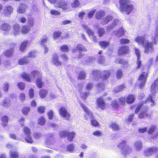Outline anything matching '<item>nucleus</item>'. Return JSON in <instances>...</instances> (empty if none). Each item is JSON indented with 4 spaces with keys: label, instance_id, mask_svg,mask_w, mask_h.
I'll list each match as a JSON object with an SVG mask.
<instances>
[{
    "label": "nucleus",
    "instance_id": "nucleus-1",
    "mask_svg": "<svg viewBox=\"0 0 158 158\" xmlns=\"http://www.w3.org/2000/svg\"><path fill=\"white\" fill-rule=\"evenodd\" d=\"M52 3H55L54 6L62 9L65 12L71 11L72 8L69 3L64 0H48Z\"/></svg>",
    "mask_w": 158,
    "mask_h": 158
},
{
    "label": "nucleus",
    "instance_id": "nucleus-2",
    "mask_svg": "<svg viewBox=\"0 0 158 158\" xmlns=\"http://www.w3.org/2000/svg\"><path fill=\"white\" fill-rule=\"evenodd\" d=\"M120 2L121 10L126 11L127 14H129L133 10V6L128 3L126 0H121Z\"/></svg>",
    "mask_w": 158,
    "mask_h": 158
},
{
    "label": "nucleus",
    "instance_id": "nucleus-3",
    "mask_svg": "<svg viewBox=\"0 0 158 158\" xmlns=\"http://www.w3.org/2000/svg\"><path fill=\"white\" fill-rule=\"evenodd\" d=\"M93 74L94 76L95 79L98 77L100 76V77L103 80H106L109 77L110 72L107 70L102 71L100 74V72L98 71H93Z\"/></svg>",
    "mask_w": 158,
    "mask_h": 158
},
{
    "label": "nucleus",
    "instance_id": "nucleus-4",
    "mask_svg": "<svg viewBox=\"0 0 158 158\" xmlns=\"http://www.w3.org/2000/svg\"><path fill=\"white\" fill-rule=\"evenodd\" d=\"M118 147L121 149V152L124 155H126L131 152V148L126 146V142L124 141H123L120 143Z\"/></svg>",
    "mask_w": 158,
    "mask_h": 158
},
{
    "label": "nucleus",
    "instance_id": "nucleus-5",
    "mask_svg": "<svg viewBox=\"0 0 158 158\" xmlns=\"http://www.w3.org/2000/svg\"><path fill=\"white\" fill-rule=\"evenodd\" d=\"M148 73L143 72L139 76L138 79V85L140 88H142L144 85L148 77Z\"/></svg>",
    "mask_w": 158,
    "mask_h": 158
},
{
    "label": "nucleus",
    "instance_id": "nucleus-6",
    "mask_svg": "<svg viewBox=\"0 0 158 158\" xmlns=\"http://www.w3.org/2000/svg\"><path fill=\"white\" fill-rule=\"evenodd\" d=\"M143 46L144 47V53L148 54L150 52L152 53L153 52V44L152 42L148 40L146 41L145 44H143Z\"/></svg>",
    "mask_w": 158,
    "mask_h": 158
},
{
    "label": "nucleus",
    "instance_id": "nucleus-7",
    "mask_svg": "<svg viewBox=\"0 0 158 158\" xmlns=\"http://www.w3.org/2000/svg\"><path fill=\"white\" fill-rule=\"evenodd\" d=\"M59 113L60 115L65 119L69 120L70 114L65 108L63 107H61L59 110Z\"/></svg>",
    "mask_w": 158,
    "mask_h": 158
},
{
    "label": "nucleus",
    "instance_id": "nucleus-8",
    "mask_svg": "<svg viewBox=\"0 0 158 158\" xmlns=\"http://www.w3.org/2000/svg\"><path fill=\"white\" fill-rule=\"evenodd\" d=\"M158 89V79L156 80L152 84L150 89L151 95H154L157 92Z\"/></svg>",
    "mask_w": 158,
    "mask_h": 158
},
{
    "label": "nucleus",
    "instance_id": "nucleus-9",
    "mask_svg": "<svg viewBox=\"0 0 158 158\" xmlns=\"http://www.w3.org/2000/svg\"><path fill=\"white\" fill-rule=\"evenodd\" d=\"M81 105L86 112V114L85 115V119L87 120L90 119H93V115L92 114L88 108L83 104H81Z\"/></svg>",
    "mask_w": 158,
    "mask_h": 158
},
{
    "label": "nucleus",
    "instance_id": "nucleus-10",
    "mask_svg": "<svg viewBox=\"0 0 158 158\" xmlns=\"http://www.w3.org/2000/svg\"><path fill=\"white\" fill-rule=\"evenodd\" d=\"M158 150V149L156 147L146 149L144 151L143 155L145 156H151L153 153L156 152Z\"/></svg>",
    "mask_w": 158,
    "mask_h": 158
},
{
    "label": "nucleus",
    "instance_id": "nucleus-11",
    "mask_svg": "<svg viewBox=\"0 0 158 158\" xmlns=\"http://www.w3.org/2000/svg\"><path fill=\"white\" fill-rule=\"evenodd\" d=\"M27 7V6L26 4L20 3L19 5V6L17 9V12L20 14L24 13L25 12L26 9Z\"/></svg>",
    "mask_w": 158,
    "mask_h": 158
},
{
    "label": "nucleus",
    "instance_id": "nucleus-12",
    "mask_svg": "<svg viewBox=\"0 0 158 158\" xmlns=\"http://www.w3.org/2000/svg\"><path fill=\"white\" fill-rule=\"evenodd\" d=\"M52 62L55 66H57L60 65L62 63L59 60L58 56L57 55H55L53 56L52 58Z\"/></svg>",
    "mask_w": 158,
    "mask_h": 158
},
{
    "label": "nucleus",
    "instance_id": "nucleus-13",
    "mask_svg": "<svg viewBox=\"0 0 158 158\" xmlns=\"http://www.w3.org/2000/svg\"><path fill=\"white\" fill-rule=\"evenodd\" d=\"M12 33L14 34V35L19 34L20 32V27L18 23L15 24L13 25V26Z\"/></svg>",
    "mask_w": 158,
    "mask_h": 158
},
{
    "label": "nucleus",
    "instance_id": "nucleus-14",
    "mask_svg": "<svg viewBox=\"0 0 158 158\" xmlns=\"http://www.w3.org/2000/svg\"><path fill=\"white\" fill-rule=\"evenodd\" d=\"M3 14L6 16H8L10 15L13 12V8L11 6H8L5 7L4 9Z\"/></svg>",
    "mask_w": 158,
    "mask_h": 158
},
{
    "label": "nucleus",
    "instance_id": "nucleus-15",
    "mask_svg": "<svg viewBox=\"0 0 158 158\" xmlns=\"http://www.w3.org/2000/svg\"><path fill=\"white\" fill-rule=\"evenodd\" d=\"M97 105L98 107L103 110H104L106 107V103L101 98H99L97 100Z\"/></svg>",
    "mask_w": 158,
    "mask_h": 158
},
{
    "label": "nucleus",
    "instance_id": "nucleus-16",
    "mask_svg": "<svg viewBox=\"0 0 158 158\" xmlns=\"http://www.w3.org/2000/svg\"><path fill=\"white\" fill-rule=\"evenodd\" d=\"M119 21L118 19H115L114 20L112 23H110L107 27V30L108 31H110L112 30L116 26L118 25Z\"/></svg>",
    "mask_w": 158,
    "mask_h": 158
},
{
    "label": "nucleus",
    "instance_id": "nucleus-17",
    "mask_svg": "<svg viewBox=\"0 0 158 158\" xmlns=\"http://www.w3.org/2000/svg\"><path fill=\"white\" fill-rule=\"evenodd\" d=\"M11 28L10 24L6 23H2L0 26L1 29L5 31H8L10 30Z\"/></svg>",
    "mask_w": 158,
    "mask_h": 158
},
{
    "label": "nucleus",
    "instance_id": "nucleus-18",
    "mask_svg": "<svg viewBox=\"0 0 158 158\" xmlns=\"http://www.w3.org/2000/svg\"><path fill=\"white\" fill-rule=\"evenodd\" d=\"M55 142V138L53 134L48 135L45 141V143L47 145H50L52 144Z\"/></svg>",
    "mask_w": 158,
    "mask_h": 158
},
{
    "label": "nucleus",
    "instance_id": "nucleus-19",
    "mask_svg": "<svg viewBox=\"0 0 158 158\" xmlns=\"http://www.w3.org/2000/svg\"><path fill=\"white\" fill-rule=\"evenodd\" d=\"M147 40L146 39L144 35L138 36L135 40V42L139 44H142L143 45V44H145V41Z\"/></svg>",
    "mask_w": 158,
    "mask_h": 158
},
{
    "label": "nucleus",
    "instance_id": "nucleus-20",
    "mask_svg": "<svg viewBox=\"0 0 158 158\" xmlns=\"http://www.w3.org/2000/svg\"><path fill=\"white\" fill-rule=\"evenodd\" d=\"M31 76L33 77V78H37V79L36 81V84L38 88H40V80L39 77V72L38 71H33L32 72Z\"/></svg>",
    "mask_w": 158,
    "mask_h": 158
},
{
    "label": "nucleus",
    "instance_id": "nucleus-21",
    "mask_svg": "<svg viewBox=\"0 0 158 158\" xmlns=\"http://www.w3.org/2000/svg\"><path fill=\"white\" fill-rule=\"evenodd\" d=\"M129 51V48L127 46H123L120 48L118 52L120 55H122L125 53H128Z\"/></svg>",
    "mask_w": 158,
    "mask_h": 158
},
{
    "label": "nucleus",
    "instance_id": "nucleus-22",
    "mask_svg": "<svg viewBox=\"0 0 158 158\" xmlns=\"http://www.w3.org/2000/svg\"><path fill=\"white\" fill-rule=\"evenodd\" d=\"M82 26L83 28L86 30L87 33L89 36L94 34L93 31L90 29L88 26L83 24L82 25Z\"/></svg>",
    "mask_w": 158,
    "mask_h": 158
},
{
    "label": "nucleus",
    "instance_id": "nucleus-23",
    "mask_svg": "<svg viewBox=\"0 0 158 158\" xmlns=\"http://www.w3.org/2000/svg\"><path fill=\"white\" fill-rule=\"evenodd\" d=\"M113 19V17L110 15H108L104 18L102 20L101 23L102 25H105L108 23Z\"/></svg>",
    "mask_w": 158,
    "mask_h": 158
},
{
    "label": "nucleus",
    "instance_id": "nucleus-24",
    "mask_svg": "<svg viewBox=\"0 0 158 158\" xmlns=\"http://www.w3.org/2000/svg\"><path fill=\"white\" fill-rule=\"evenodd\" d=\"M124 30L123 28H120L119 30L114 31V35L118 37H120L124 35Z\"/></svg>",
    "mask_w": 158,
    "mask_h": 158
},
{
    "label": "nucleus",
    "instance_id": "nucleus-25",
    "mask_svg": "<svg viewBox=\"0 0 158 158\" xmlns=\"http://www.w3.org/2000/svg\"><path fill=\"white\" fill-rule=\"evenodd\" d=\"M105 15L104 12L102 10L98 11L96 13L95 17L97 19H100Z\"/></svg>",
    "mask_w": 158,
    "mask_h": 158
},
{
    "label": "nucleus",
    "instance_id": "nucleus-26",
    "mask_svg": "<svg viewBox=\"0 0 158 158\" xmlns=\"http://www.w3.org/2000/svg\"><path fill=\"white\" fill-rule=\"evenodd\" d=\"M134 146L135 149L137 151H139L142 147V143L140 141H137L135 142Z\"/></svg>",
    "mask_w": 158,
    "mask_h": 158
},
{
    "label": "nucleus",
    "instance_id": "nucleus-27",
    "mask_svg": "<svg viewBox=\"0 0 158 158\" xmlns=\"http://www.w3.org/2000/svg\"><path fill=\"white\" fill-rule=\"evenodd\" d=\"M139 117L140 118H143L145 117L150 118H151V115L147 113V111H142L139 114Z\"/></svg>",
    "mask_w": 158,
    "mask_h": 158
},
{
    "label": "nucleus",
    "instance_id": "nucleus-28",
    "mask_svg": "<svg viewBox=\"0 0 158 158\" xmlns=\"http://www.w3.org/2000/svg\"><path fill=\"white\" fill-rule=\"evenodd\" d=\"M27 57H24L20 59L18 61V63L20 65H23L27 64L29 60L27 59Z\"/></svg>",
    "mask_w": 158,
    "mask_h": 158
},
{
    "label": "nucleus",
    "instance_id": "nucleus-29",
    "mask_svg": "<svg viewBox=\"0 0 158 158\" xmlns=\"http://www.w3.org/2000/svg\"><path fill=\"white\" fill-rule=\"evenodd\" d=\"M115 62L117 64H121L123 65H127L128 64L127 61L120 58L116 59Z\"/></svg>",
    "mask_w": 158,
    "mask_h": 158
},
{
    "label": "nucleus",
    "instance_id": "nucleus-30",
    "mask_svg": "<svg viewBox=\"0 0 158 158\" xmlns=\"http://www.w3.org/2000/svg\"><path fill=\"white\" fill-rule=\"evenodd\" d=\"M135 99L134 95L131 94L129 95L127 98L126 102L127 103L131 104L132 103Z\"/></svg>",
    "mask_w": 158,
    "mask_h": 158
},
{
    "label": "nucleus",
    "instance_id": "nucleus-31",
    "mask_svg": "<svg viewBox=\"0 0 158 158\" xmlns=\"http://www.w3.org/2000/svg\"><path fill=\"white\" fill-rule=\"evenodd\" d=\"M150 102L151 103L150 104L151 106H155L156 104L153 101L151 95H150L147 98L146 100L145 101V103H149Z\"/></svg>",
    "mask_w": 158,
    "mask_h": 158
},
{
    "label": "nucleus",
    "instance_id": "nucleus-32",
    "mask_svg": "<svg viewBox=\"0 0 158 158\" xmlns=\"http://www.w3.org/2000/svg\"><path fill=\"white\" fill-rule=\"evenodd\" d=\"M125 88V86L124 85H120L115 87L114 88V90L115 92L118 93L122 91Z\"/></svg>",
    "mask_w": 158,
    "mask_h": 158
},
{
    "label": "nucleus",
    "instance_id": "nucleus-33",
    "mask_svg": "<svg viewBox=\"0 0 158 158\" xmlns=\"http://www.w3.org/2000/svg\"><path fill=\"white\" fill-rule=\"evenodd\" d=\"M1 120L2 125L4 127H6L7 125L8 120L7 117L6 116H3L1 119Z\"/></svg>",
    "mask_w": 158,
    "mask_h": 158
},
{
    "label": "nucleus",
    "instance_id": "nucleus-34",
    "mask_svg": "<svg viewBox=\"0 0 158 158\" xmlns=\"http://www.w3.org/2000/svg\"><path fill=\"white\" fill-rule=\"evenodd\" d=\"M14 52V49H9L5 52L4 55L7 57H10L12 55Z\"/></svg>",
    "mask_w": 158,
    "mask_h": 158
},
{
    "label": "nucleus",
    "instance_id": "nucleus-35",
    "mask_svg": "<svg viewBox=\"0 0 158 158\" xmlns=\"http://www.w3.org/2000/svg\"><path fill=\"white\" fill-rule=\"evenodd\" d=\"M30 30V28L28 25H25L23 27L21 32L23 34H26L29 32Z\"/></svg>",
    "mask_w": 158,
    "mask_h": 158
},
{
    "label": "nucleus",
    "instance_id": "nucleus-36",
    "mask_svg": "<svg viewBox=\"0 0 158 158\" xmlns=\"http://www.w3.org/2000/svg\"><path fill=\"white\" fill-rule=\"evenodd\" d=\"M156 129V127L154 125H152L149 128L148 131V133L149 134H152L155 131Z\"/></svg>",
    "mask_w": 158,
    "mask_h": 158
},
{
    "label": "nucleus",
    "instance_id": "nucleus-37",
    "mask_svg": "<svg viewBox=\"0 0 158 158\" xmlns=\"http://www.w3.org/2000/svg\"><path fill=\"white\" fill-rule=\"evenodd\" d=\"M23 132L26 136L31 135V132L30 129L27 127H24L23 128Z\"/></svg>",
    "mask_w": 158,
    "mask_h": 158
},
{
    "label": "nucleus",
    "instance_id": "nucleus-38",
    "mask_svg": "<svg viewBox=\"0 0 158 158\" xmlns=\"http://www.w3.org/2000/svg\"><path fill=\"white\" fill-rule=\"evenodd\" d=\"M48 93V91L47 90L44 89H43L40 90V97L41 98H44L46 96L47 94Z\"/></svg>",
    "mask_w": 158,
    "mask_h": 158
},
{
    "label": "nucleus",
    "instance_id": "nucleus-39",
    "mask_svg": "<svg viewBox=\"0 0 158 158\" xmlns=\"http://www.w3.org/2000/svg\"><path fill=\"white\" fill-rule=\"evenodd\" d=\"M80 5V2H79L78 0H75L74 2L72 3L71 4V6L70 5V6L72 8H72H75L77 7H78Z\"/></svg>",
    "mask_w": 158,
    "mask_h": 158
},
{
    "label": "nucleus",
    "instance_id": "nucleus-40",
    "mask_svg": "<svg viewBox=\"0 0 158 158\" xmlns=\"http://www.w3.org/2000/svg\"><path fill=\"white\" fill-rule=\"evenodd\" d=\"M28 42L27 41H25L22 43L20 47V50L21 51H23L26 48Z\"/></svg>",
    "mask_w": 158,
    "mask_h": 158
},
{
    "label": "nucleus",
    "instance_id": "nucleus-41",
    "mask_svg": "<svg viewBox=\"0 0 158 158\" xmlns=\"http://www.w3.org/2000/svg\"><path fill=\"white\" fill-rule=\"evenodd\" d=\"M109 127L111 128L113 131L117 130L119 129V126L115 123L111 124Z\"/></svg>",
    "mask_w": 158,
    "mask_h": 158
},
{
    "label": "nucleus",
    "instance_id": "nucleus-42",
    "mask_svg": "<svg viewBox=\"0 0 158 158\" xmlns=\"http://www.w3.org/2000/svg\"><path fill=\"white\" fill-rule=\"evenodd\" d=\"M75 135V133L74 132H72L69 133L68 132L67 136L68 140L70 141L72 140L74 137Z\"/></svg>",
    "mask_w": 158,
    "mask_h": 158
},
{
    "label": "nucleus",
    "instance_id": "nucleus-43",
    "mask_svg": "<svg viewBox=\"0 0 158 158\" xmlns=\"http://www.w3.org/2000/svg\"><path fill=\"white\" fill-rule=\"evenodd\" d=\"M109 42L105 41H100L99 44L102 47L106 48L109 44Z\"/></svg>",
    "mask_w": 158,
    "mask_h": 158
},
{
    "label": "nucleus",
    "instance_id": "nucleus-44",
    "mask_svg": "<svg viewBox=\"0 0 158 158\" xmlns=\"http://www.w3.org/2000/svg\"><path fill=\"white\" fill-rule=\"evenodd\" d=\"M10 158H17L18 156V153L16 152L10 151Z\"/></svg>",
    "mask_w": 158,
    "mask_h": 158
},
{
    "label": "nucleus",
    "instance_id": "nucleus-45",
    "mask_svg": "<svg viewBox=\"0 0 158 158\" xmlns=\"http://www.w3.org/2000/svg\"><path fill=\"white\" fill-rule=\"evenodd\" d=\"M50 13L54 15H59L60 14V12L56 10L52 9L50 10Z\"/></svg>",
    "mask_w": 158,
    "mask_h": 158
},
{
    "label": "nucleus",
    "instance_id": "nucleus-46",
    "mask_svg": "<svg viewBox=\"0 0 158 158\" xmlns=\"http://www.w3.org/2000/svg\"><path fill=\"white\" fill-rule=\"evenodd\" d=\"M60 50L63 52H68L69 51L68 47L67 45H64L60 47Z\"/></svg>",
    "mask_w": 158,
    "mask_h": 158
},
{
    "label": "nucleus",
    "instance_id": "nucleus-47",
    "mask_svg": "<svg viewBox=\"0 0 158 158\" xmlns=\"http://www.w3.org/2000/svg\"><path fill=\"white\" fill-rule=\"evenodd\" d=\"M158 41V25L156 27V33L154 38V43L156 44Z\"/></svg>",
    "mask_w": 158,
    "mask_h": 158
},
{
    "label": "nucleus",
    "instance_id": "nucleus-48",
    "mask_svg": "<svg viewBox=\"0 0 158 158\" xmlns=\"http://www.w3.org/2000/svg\"><path fill=\"white\" fill-rule=\"evenodd\" d=\"M30 108L29 107H25L22 110V113L25 115H27L28 113L29 112Z\"/></svg>",
    "mask_w": 158,
    "mask_h": 158
},
{
    "label": "nucleus",
    "instance_id": "nucleus-49",
    "mask_svg": "<svg viewBox=\"0 0 158 158\" xmlns=\"http://www.w3.org/2000/svg\"><path fill=\"white\" fill-rule=\"evenodd\" d=\"M22 77L23 79H25L27 81H30L31 79L29 75L25 73H23L22 75Z\"/></svg>",
    "mask_w": 158,
    "mask_h": 158
},
{
    "label": "nucleus",
    "instance_id": "nucleus-50",
    "mask_svg": "<svg viewBox=\"0 0 158 158\" xmlns=\"http://www.w3.org/2000/svg\"><path fill=\"white\" fill-rule=\"evenodd\" d=\"M37 55V53L35 51H32L28 53V55L27 56L28 57H34L36 56Z\"/></svg>",
    "mask_w": 158,
    "mask_h": 158
},
{
    "label": "nucleus",
    "instance_id": "nucleus-51",
    "mask_svg": "<svg viewBox=\"0 0 158 158\" xmlns=\"http://www.w3.org/2000/svg\"><path fill=\"white\" fill-rule=\"evenodd\" d=\"M48 39L46 35H44L42 38L41 41V44L43 45H45L46 44L47 42Z\"/></svg>",
    "mask_w": 158,
    "mask_h": 158
},
{
    "label": "nucleus",
    "instance_id": "nucleus-52",
    "mask_svg": "<svg viewBox=\"0 0 158 158\" xmlns=\"http://www.w3.org/2000/svg\"><path fill=\"white\" fill-rule=\"evenodd\" d=\"M98 33L99 35V37H101L105 33L104 29L103 28H99L98 29Z\"/></svg>",
    "mask_w": 158,
    "mask_h": 158
},
{
    "label": "nucleus",
    "instance_id": "nucleus-53",
    "mask_svg": "<svg viewBox=\"0 0 158 158\" xmlns=\"http://www.w3.org/2000/svg\"><path fill=\"white\" fill-rule=\"evenodd\" d=\"M96 11V10L95 9H93L89 11L87 15L88 18L89 19L91 18Z\"/></svg>",
    "mask_w": 158,
    "mask_h": 158
},
{
    "label": "nucleus",
    "instance_id": "nucleus-54",
    "mask_svg": "<svg viewBox=\"0 0 158 158\" xmlns=\"http://www.w3.org/2000/svg\"><path fill=\"white\" fill-rule=\"evenodd\" d=\"M10 101L7 99H5L3 103V106L6 107H8L10 105Z\"/></svg>",
    "mask_w": 158,
    "mask_h": 158
},
{
    "label": "nucleus",
    "instance_id": "nucleus-55",
    "mask_svg": "<svg viewBox=\"0 0 158 158\" xmlns=\"http://www.w3.org/2000/svg\"><path fill=\"white\" fill-rule=\"evenodd\" d=\"M74 146L73 144H70L67 147V150L68 151L71 152H73L74 148Z\"/></svg>",
    "mask_w": 158,
    "mask_h": 158
},
{
    "label": "nucleus",
    "instance_id": "nucleus-56",
    "mask_svg": "<svg viewBox=\"0 0 158 158\" xmlns=\"http://www.w3.org/2000/svg\"><path fill=\"white\" fill-rule=\"evenodd\" d=\"M86 77V75L85 73L83 71H81L79 73L78 78L81 79H84Z\"/></svg>",
    "mask_w": 158,
    "mask_h": 158
},
{
    "label": "nucleus",
    "instance_id": "nucleus-57",
    "mask_svg": "<svg viewBox=\"0 0 158 158\" xmlns=\"http://www.w3.org/2000/svg\"><path fill=\"white\" fill-rule=\"evenodd\" d=\"M77 48L80 51L84 52L87 51L86 49L81 44H78L77 46Z\"/></svg>",
    "mask_w": 158,
    "mask_h": 158
},
{
    "label": "nucleus",
    "instance_id": "nucleus-58",
    "mask_svg": "<svg viewBox=\"0 0 158 158\" xmlns=\"http://www.w3.org/2000/svg\"><path fill=\"white\" fill-rule=\"evenodd\" d=\"M123 76L122 71L121 70H118L116 72V77L117 79H119Z\"/></svg>",
    "mask_w": 158,
    "mask_h": 158
},
{
    "label": "nucleus",
    "instance_id": "nucleus-59",
    "mask_svg": "<svg viewBox=\"0 0 158 158\" xmlns=\"http://www.w3.org/2000/svg\"><path fill=\"white\" fill-rule=\"evenodd\" d=\"M91 122L92 125L94 127H97L99 125V123L94 119H91Z\"/></svg>",
    "mask_w": 158,
    "mask_h": 158
},
{
    "label": "nucleus",
    "instance_id": "nucleus-60",
    "mask_svg": "<svg viewBox=\"0 0 158 158\" xmlns=\"http://www.w3.org/2000/svg\"><path fill=\"white\" fill-rule=\"evenodd\" d=\"M120 42L122 44H127L130 42V40L127 39H122L120 40Z\"/></svg>",
    "mask_w": 158,
    "mask_h": 158
},
{
    "label": "nucleus",
    "instance_id": "nucleus-61",
    "mask_svg": "<svg viewBox=\"0 0 158 158\" xmlns=\"http://www.w3.org/2000/svg\"><path fill=\"white\" fill-rule=\"evenodd\" d=\"M61 32L60 31H56L53 34L54 38L55 39H57L58 37L60 36Z\"/></svg>",
    "mask_w": 158,
    "mask_h": 158
},
{
    "label": "nucleus",
    "instance_id": "nucleus-62",
    "mask_svg": "<svg viewBox=\"0 0 158 158\" xmlns=\"http://www.w3.org/2000/svg\"><path fill=\"white\" fill-rule=\"evenodd\" d=\"M18 87L21 90L24 89L25 88V85L23 82H19L17 85Z\"/></svg>",
    "mask_w": 158,
    "mask_h": 158
},
{
    "label": "nucleus",
    "instance_id": "nucleus-63",
    "mask_svg": "<svg viewBox=\"0 0 158 158\" xmlns=\"http://www.w3.org/2000/svg\"><path fill=\"white\" fill-rule=\"evenodd\" d=\"M102 132L98 130L96 131L93 133V135H94L97 137H99L101 136L102 135Z\"/></svg>",
    "mask_w": 158,
    "mask_h": 158
},
{
    "label": "nucleus",
    "instance_id": "nucleus-64",
    "mask_svg": "<svg viewBox=\"0 0 158 158\" xmlns=\"http://www.w3.org/2000/svg\"><path fill=\"white\" fill-rule=\"evenodd\" d=\"M98 62L100 63H103L105 61V59L103 56H102L98 57Z\"/></svg>",
    "mask_w": 158,
    "mask_h": 158
}]
</instances>
